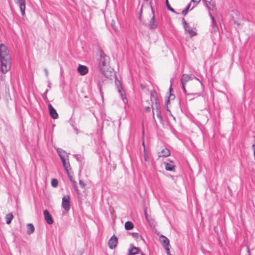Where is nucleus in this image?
<instances>
[{
  "mask_svg": "<svg viewBox=\"0 0 255 255\" xmlns=\"http://www.w3.org/2000/svg\"><path fill=\"white\" fill-rule=\"evenodd\" d=\"M0 71L4 74L7 73L11 68V56L6 46L1 43L0 44Z\"/></svg>",
  "mask_w": 255,
  "mask_h": 255,
  "instance_id": "f257e3e1",
  "label": "nucleus"
},
{
  "mask_svg": "<svg viewBox=\"0 0 255 255\" xmlns=\"http://www.w3.org/2000/svg\"><path fill=\"white\" fill-rule=\"evenodd\" d=\"M98 61L99 68L102 72H105L109 69L110 58L102 50L100 51V56Z\"/></svg>",
  "mask_w": 255,
  "mask_h": 255,
  "instance_id": "f03ea898",
  "label": "nucleus"
},
{
  "mask_svg": "<svg viewBox=\"0 0 255 255\" xmlns=\"http://www.w3.org/2000/svg\"><path fill=\"white\" fill-rule=\"evenodd\" d=\"M116 84L117 85L118 92L120 94L123 102L125 104L127 103L128 102V100L121 83H120V82H117L116 81Z\"/></svg>",
  "mask_w": 255,
  "mask_h": 255,
  "instance_id": "7ed1b4c3",
  "label": "nucleus"
},
{
  "mask_svg": "<svg viewBox=\"0 0 255 255\" xmlns=\"http://www.w3.org/2000/svg\"><path fill=\"white\" fill-rule=\"evenodd\" d=\"M70 197L69 195L65 196L62 198V206L66 211L70 210Z\"/></svg>",
  "mask_w": 255,
  "mask_h": 255,
  "instance_id": "20e7f679",
  "label": "nucleus"
},
{
  "mask_svg": "<svg viewBox=\"0 0 255 255\" xmlns=\"http://www.w3.org/2000/svg\"><path fill=\"white\" fill-rule=\"evenodd\" d=\"M118 243V238L115 236H112L108 241V246L110 249L116 248Z\"/></svg>",
  "mask_w": 255,
  "mask_h": 255,
  "instance_id": "39448f33",
  "label": "nucleus"
},
{
  "mask_svg": "<svg viewBox=\"0 0 255 255\" xmlns=\"http://www.w3.org/2000/svg\"><path fill=\"white\" fill-rule=\"evenodd\" d=\"M14 1L18 5L22 16H24L25 10V0H14Z\"/></svg>",
  "mask_w": 255,
  "mask_h": 255,
  "instance_id": "423d86ee",
  "label": "nucleus"
},
{
  "mask_svg": "<svg viewBox=\"0 0 255 255\" xmlns=\"http://www.w3.org/2000/svg\"><path fill=\"white\" fill-rule=\"evenodd\" d=\"M205 6L208 9L209 11H215L216 8L214 2L212 0H202Z\"/></svg>",
  "mask_w": 255,
  "mask_h": 255,
  "instance_id": "0eeeda50",
  "label": "nucleus"
},
{
  "mask_svg": "<svg viewBox=\"0 0 255 255\" xmlns=\"http://www.w3.org/2000/svg\"><path fill=\"white\" fill-rule=\"evenodd\" d=\"M142 145L144 147L143 154H144V160L145 161L144 162H143L142 164H143V165L145 167L147 168L149 164V156L148 154L147 151L145 149L144 141H143V142H142Z\"/></svg>",
  "mask_w": 255,
  "mask_h": 255,
  "instance_id": "6e6552de",
  "label": "nucleus"
},
{
  "mask_svg": "<svg viewBox=\"0 0 255 255\" xmlns=\"http://www.w3.org/2000/svg\"><path fill=\"white\" fill-rule=\"evenodd\" d=\"M48 108L51 117L54 119H57L58 118V115L56 110L53 108L51 104H49L48 105Z\"/></svg>",
  "mask_w": 255,
  "mask_h": 255,
  "instance_id": "1a4fd4ad",
  "label": "nucleus"
},
{
  "mask_svg": "<svg viewBox=\"0 0 255 255\" xmlns=\"http://www.w3.org/2000/svg\"><path fill=\"white\" fill-rule=\"evenodd\" d=\"M208 14L212 20V32L216 33L218 30V27L217 25L216 22L215 21L214 17L212 14L211 12L209 11Z\"/></svg>",
  "mask_w": 255,
  "mask_h": 255,
  "instance_id": "9d476101",
  "label": "nucleus"
},
{
  "mask_svg": "<svg viewBox=\"0 0 255 255\" xmlns=\"http://www.w3.org/2000/svg\"><path fill=\"white\" fill-rule=\"evenodd\" d=\"M43 215L45 221L49 225L53 223L52 218L47 210H45L43 211Z\"/></svg>",
  "mask_w": 255,
  "mask_h": 255,
  "instance_id": "9b49d317",
  "label": "nucleus"
},
{
  "mask_svg": "<svg viewBox=\"0 0 255 255\" xmlns=\"http://www.w3.org/2000/svg\"><path fill=\"white\" fill-rule=\"evenodd\" d=\"M77 71L81 75H85L88 72V68L85 65L79 64L77 68Z\"/></svg>",
  "mask_w": 255,
  "mask_h": 255,
  "instance_id": "f8f14e48",
  "label": "nucleus"
},
{
  "mask_svg": "<svg viewBox=\"0 0 255 255\" xmlns=\"http://www.w3.org/2000/svg\"><path fill=\"white\" fill-rule=\"evenodd\" d=\"M148 27L150 30H155L157 27V24L155 22V15H152L148 23Z\"/></svg>",
  "mask_w": 255,
  "mask_h": 255,
  "instance_id": "ddd939ff",
  "label": "nucleus"
},
{
  "mask_svg": "<svg viewBox=\"0 0 255 255\" xmlns=\"http://www.w3.org/2000/svg\"><path fill=\"white\" fill-rule=\"evenodd\" d=\"M170 151L167 148H163L160 152L158 153V156L159 158L162 157H166L170 156Z\"/></svg>",
  "mask_w": 255,
  "mask_h": 255,
  "instance_id": "4468645a",
  "label": "nucleus"
},
{
  "mask_svg": "<svg viewBox=\"0 0 255 255\" xmlns=\"http://www.w3.org/2000/svg\"><path fill=\"white\" fill-rule=\"evenodd\" d=\"M139 249L135 247L133 244H130L128 249V254L129 255H135L138 253Z\"/></svg>",
  "mask_w": 255,
  "mask_h": 255,
  "instance_id": "2eb2a0df",
  "label": "nucleus"
},
{
  "mask_svg": "<svg viewBox=\"0 0 255 255\" xmlns=\"http://www.w3.org/2000/svg\"><path fill=\"white\" fill-rule=\"evenodd\" d=\"M57 152L61 161L63 159H68V154L64 150H63L61 148H57Z\"/></svg>",
  "mask_w": 255,
  "mask_h": 255,
  "instance_id": "dca6fc26",
  "label": "nucleus"
},
{
  "mask_svg": "<svg viewBox=\"0 0 255 255\" xmlns=\"http://www.w3.org/2000/svg\"><path fill=\"white\" fill-rule=\"evenodd\" d=\"M191 80H192V77H191V76H190L188 74H183L181 76V84H186V83L189 81Z\"/></svg>",
  "mask_w": 255,
  "mask_h": 255,
  "instance_id": "f3484780",
  "label": "nucleus"
},
{
  "mask_svg": "<svg viewBox=\"0 0 255 255\" xmlns=\"http://www.w3.org/2000/svg\"><path fill=\"white\" fill-rule=\"evenodd\" d=\"M161 238L162 239L161 240V243L163 247L164 248L169 247V239L163 235L161 236Z\"/></svg>",
  "mask_w": 255,
  "mask_h": 255,
  "instance_id": "a211bd4d",
  "label": "nucleus"
},
{
  "mask_svg": "<svg viewBox=\"0 0 255 255\" xmlns=\"http://www.w3.org/2000/svg\"><path fill=\"white\" fill-rule=\"evenodd\" d=\"M63 165V167L66 172H69V170L70 169V165L69 161H67V159H62L61 161Z\"/></svg>",
  "mask_w": 255,
  "mask_h": 255,
  "instance_id": "6ab92c4d",
  "label": "nucleus"
},
{
  "mask_svg": "<svg viewBox=\"0 0 255 255\" xmlns=\"http://www.w3.org/2000/svg\"><path fill=\"white\" fill-rule=\"evenodd\" d=\"M164 164L165 165V168L167 171H175V166L173 164H171L170 163H167V162H164Z\"/></svg>",
  "mask_w": 255,
  "mask_h": 255,
  "instance_id": "aec40b11",
  "label": "nucleus"
},
{
  "mask_svg": "<svg viewBox=\"0 0 255 255\" xmlns=\"http://www.w3.org/2000/svg\"><path fill=\"white\" fill-rule=\"evenodd\" d=\"M27 233L28 234H31L34 231L35 228L32 224L29 223L27 225Z\"/></svg>",
  "mask_w": 255,
  "mask_h": 255,
  "instance_id": "412c9836",
  "label": "nucleus"
},
{
  "mask_svg": "<svg viewBox=\"0 0 255 255\" xmlns=\"http://www.w3.org/2000/svg\"><path fill=\"white\" fill-rule=\"evenodd\" d=\"M185 31L188 32L191 36H193L196 34V33L189 26H188L184 28Z\"/></svg>",
  "mask_w": 255,
  "mask_h": 255,
  "instance_id": "4be33fe9",
  "label": "nucleus"
},
{
  "mask_svg": "<svg viewBox=\"0 0 255 255\" xmlns=\"http://www.w3.org/2000/svg\"><path fill=\"white\" fill-rule=\"evenodd\" d=\"M155 105H156V116H157V117L159 119L161 120L162 119V116H161V111H160V106L159 105V104H158L157 102H156Z\"/></svg>",
  "mask_w": 255,
  "mask_h": 255,
  "instance_id": "5701e85b",
  "label": "nucleus"
},
{
  "mask_svg": "<svg viewBox=\"0 0 255 255\" xmlns=\"http://www.w3.org/2000/svg\"><path fill=\"white\" fill-rule=\"evenodd\" d=\"M125 229L127 230H130L133 228L134 226L133 223L130 221H127L125 225Z\"/></svg>",
  "mask_w": 255,
  "mask_h": 255,
  "instance_id": "b1692460",
  "label": "nucleus"
},
{
  "mask_svg": "<svg viewBox=\"0 0 255 255\" xmlns=\"http://www.w3.org/2000/svg\"><path fill=\"white\" fill-rule=\"evenodd\" d=\"M13 218V216L12 213H9L7 214L5 217L6 223L7 224H9L11 223Z\"/></svg>",
  "mask_w": 255,
  "mask_h": 255,
  "instance_id": "393cba45",
  "label": "nucleus"
},
{
  "mask_svg": "<svg viewBox=\"0 0 255 255\" xmlns=\"http://www.w3.org/2000/svg\"><path fill=\"white\" fill-rule=\"evenodd\" d=\"M132 236L133 238H134L137 241H139L142 238L141 236L137 233H132Z\"/></svg>",
  "mask_w": 255,
  "mask_h": 255,
  "instance_id": "a878e982",
  "label": "nucleus"
},
{
  "mask_svg": "<svg viewBox=\"0 0 255 255\" xmlns=\"http://www.w3.org/2000/svg\"><path fill=\"white\" fill-rule=\"evenodd\" d=\"M166 6H167V9L170 10V11L173 12V13H177L175 11V10L172 7H171V6L170 5L169 2H168V0H166Z\"/></svg>",
  "mask_w": 255,
  "mask_h": 255,
  "instance_id": "bb28decb",
  "label": "nucleus"
},
{
  "mask_svg": "<svg viewBox=\"0 0 255 255\" xmlns=\"http://www.w3.org/2000/svg\"><path fill=\"white\" fill-rule=\"evenodd\" d=\"M191 6V3H189L187 6L186 7H185V9H184L182 11V14H183L184 15H185L187 14V13H188V10L190 8Z\"/></svg>",
  "mask_w": 255,
  "mask_h": 255,
  "instance_id": "cd10ccee",
  "label": "nucleus"
},
{
  "mask_svg": "<svg viewBox=\"0 0 255 255\" xmlns=\"http://www.w3.org/2000/svg\"><path fill=\"white\" fill-rule=\"evenodd\" d=\"M51 183L53 187H56L58 186V182L57 179H53L51 180Z\"/></svg>",
  "mask_w": 255,
  "mask_h": 255,
  "instance_id": "c85d7f7f",
  "label": "nucleus"
},
{
  "mask_svg": "<svg viewBox=\"0 0 255 255\" xmlns=\"http://www.w3.org/2000/svg\"><path fill=\"white\" fill-rule=\"evenodd\" d=\"M72 186H73L74 190L75 191V192L77 194H79L80 191L78 188L76 182H74V183L72 184Z\"/></svg>",
  "mask_w": 255,
  "mask_h": 255,
  "instance_id": "c756f323",
  "label": "nucleus"
},
{
  "mask_svg": "<svg viewBox=\"0 0 255 255\" xmlns=\"http://www.w3.org/2000/svg\"><path fill=\"white\" fill-rule=\"evenodd\" d=\"M98 87L100 93V95L102 97V98L103 99V92H102V86H101V84L99 83L98 84Z\"/></svg>",
  "mask_w": 255,
  "mask_h": 255,
  "instance_id": "7c9ffc66",
  "label": "nucleus"
},
{
  "mask_svg": "<svg viewBox=\"0 0 255 255\" xmlns=\"http://www.w3.org/2000/svg\"><path fill=\"white\" fill-rule=\"evenodd\" d=\"M67 173V176L69 179V180H70V181L71 182V183L73 184L74 183V182H76L73 178V177L69 173V172H66Z\"/></svg>",
  "mask_w": 255,
  "mask_h": 255,
  "instance_id": "2f4dec72",
  "label": "nucleus"
},
{
  "mask_svg": "<svg viewBox=\"0 0 255 255\" xmlns=\"http://www.w3.org/2000/svg\"><path fill=\"white\" fill-rule=\"evenodd\" d=\"M48 92V89H47L42 95V97L44 100H46L47 99V94Z\"/></svg>",
  "mask_w": 255,
  "mask_h": 255,
  "instance_id": "473e14b6",
  "label": "nucleus"
},
{
  "mask_svg": "<svg viewBox=\"0 0 255 255\" xmlns=\"http://www.w3.org/2000/svg\"><path fill=\"white\" fill-rule=\"evenodd\" d=\"M79 184L82 188H85L86 185L84 183V182L82 180H79Z\"/></svg>",
  "mask_w": 255,
  "mask_h": 255,
  "instance_id": "72a5a7b5",
  "label": "nucleus"
},
{
  "mask_svg": "<svg viewBox=\"0 0 255 255\" xmlns=\"http://www.w3.org/2000/svg\"><path fill=\"white\" fill-rule=\"evenodd\" d=\"M182 24L183 25L184 28L185 27H186L187 26H189L188 24L186 22V21H185V20L184 18L182 19Z\"/></svg>",
  "mask_w": 255,
  "mask_h": 255,
  "instance_id": "f704fd0d",
  "label": "nucleus"
},
{
  "mask_svg": "<svg viewBox=\"0 0 255 255\" xmlns=\"http://www.w3.org/2000/svg\"><path fill=\"white\" fill-rule=\"evenodd\" d=\"M201 251L202 252V253L205 255H208V254H210V252L209 251H206L205 249H201Z\"/></svg>",
  "mask_w": 255,
  "mask_h": 255,
  "instance_id": "c9c22d12",
  "label": "nucleus"
},
{
  "mask_svg": "<svg viewBox=\"0 0 255 255\" xmlns=\"http://www.w3.org/2000/svg\"><path fill=\"white\" fill-rule=\"evenodd\" d=\"M74 157L75 158V159H76L77 161H80V158H81V157H80V155H79V154H75V155H74Z\"/></svg>",
  "mask_w": 255,
  "mask_h": 255,
  "instance_id": "e433bc0d",
  "label": "nucleus"
},
{
  "mask_svg": "<svg viewBox=\"0 0 255 255\" xmlns=\"http://www.w3.org/2000/svg\"><path fill=\"white\" fill-rule=\"evenodd\" d=\"M165 251H166V253L167 254V255H170V250H169V247H165L164 248Z\"/></svg>",
  "mask_w": 255,
  "mask_h": 255,
  "instance_id": "4c0bfd02",
  "label": "nucleus"
},
{
  "mask_svg": "<svg viewBox=\"0 0 255 255\" xmlns=\"http://www.w3.org/2000/svg\"><path fill=\"white\" fill-rule=\"evenodd\" d=\"M182 84V89H183V91L184 92V93H186V90L185 89L186 84Z\"/></svg>",
  "mask_w": 255,
  "mask_h": 255,
  "instance_id": "58836bf2",
  "label": "nucleus"
},
{
  "mask_svg": "<svg viewBox=\"0 0 255 255\" xmlns=\"http://www.w3.org/2000/svg\"><path fill=\"white\" fill-rule=\"evenodd\" d=\"M44 71L45 72L46 76L47 77H48L49 73H48V71L47 69L46 68H44Z\"/></svg>",
  "mask_w": 255,
  "mask_h": 255,
  "instance_id": "ea45409f",
  "label": "nucleus"
},
{
  "mask_svg": "<svg viewBox=\"0 0 255 255\" xmlns=\"http://www.w3.org/2000/svg\"><path fill=\"white\" fill-rule=\"evenodd\" d=\"M200 0H191V1L193 2V3H196V5L200 1Z\"/></svg>",
  "mask_w": 255,
  "mask_h": 255,
  "instance_id": "a19ab883",
  "label": "nucleus"
},
{
  "mask_svg": "<svg viewBox=\"0 0 255 255\" xmlns=\"http://www.w3.org/2000/svg\"><path fill=\"white\" fill-rule=\"evenodd\" d=\"M47 83H48V85H47L49 89H50V88H51V82H50V80H48L47 81Z\"/></svg>",
  "mask_w": 255,
  "mask_h": 255,
  "instance_id": "79ce46f5",
  "label": "nucleus"
},
{
  "mask_svg": "<svg viewBox=\"0 0 255 255\" xmlns=\"http://www.w3.org/2000/svg\"><path fill=\"white\" fill-rule=\"evenodd\" d=\"M196 79V80H198L199 82H200V83L201 84V85H203V83H202V82H201V81H200V80L198 78H197L196 77H195V76H193V77H192V79Z\"/></svg>",
  "mask_w": 255,
  "mask_h": 255,
  "instance_id": "37998d69",
  "label": "nucleus"
},
{
  "mask_svg": "<svg viewBox=\"0 0 255 255\" xmlns=\"http://www.w3.org/2000/svg\"><path fill=\"white\" fill-rule=\"evenodd\" d=\"M144 215H145L146 219L147 220H148V215H147V211L146 210H144Z\"/></svg>",
  "mask_w": 255,
  "mask_h": 255,
  "instance_id": "c03bdc74",
  "label": "nucleus"
},
{
  "mask_svg": "<svg viewBox=\"0 0 255 255\" xmlns=\"http://www.w3.org/2000/svg\"><path fill=\"white\" fill-rule=\"evenodd\" d=\"M145 110L146 112H148V111H149L150 110V108L149 107H146L145 108Z\"/></svg>",
  "mask_w": 255,
  "mask_h": 255,
  "instance_id": "a18cd8bd",
  "label": "nucleus"
},
{
  "mask_svg": "<svg viewBox=\"0 0 255 255\" xmlns=\"http://www.w3.org/2000/svg\"><path fill=\"white\" fill-rule=\"evenodd\" d=\"M172 90V81H171V85H170V87L169 88V92H170V93L171 92Z\"/></svg>",
  "mask_w": 255,
  "mask_h": 255,
  "instance_id": "49530a36",
  "label": "nucleus"
},
{
  "mask_svg": "<svg viewBox=\"0 0 255 255\" xmlns=\"http://www.w3.org/2000/svg\"><path fill=\"white\" fill-rule=\"evenodd\" d=\"M151 11H152V15H155L154 11V10H153V9L152 6L151 7Z\"/></svg>",
  "mask_w": 255,
  "mask_h": 255,
  "instance_id": "de8ad7c7",
  "label": "nucleus"
},
{
  "mask_svg": "<svg viewBox=\"0 0 255 255\" xmlns=\"http://www.w3.org/2000/svg\"><path fill=\"white\" fill-rule=\"evenodd\" d=\"M194 95H195L196 96H200V94L199 93H194L193 94Z\"/></svg>",
  "mask_w": 255,
  "mask_h": 255,
  "instance_id": "09e8293b",
  "label": "nucleus"
},
{
  "mask_svg": "<svg viewBox=\"0 0 255 255\" xmlns=\"http://www.w3.org/2000/svg\"><path fill=\"white\" fill-rule=\"evenodd\" d=\"M252 147L253 148V150H254L255 148V144H254L253 145H252Z\"/></svg>",
  "mask_w": 255,
  "mask_h": 255,
  "instance_id": "8fccbe9b",
  "label": "nucleus"
},
{
  "mask_svg": "<svg viewBox=\"0 0 255 255\" xmlns=\"http://www.w3.org/2000/svg\"><path fill=\"white\" fill-rule=\"evenodd\" d=\"M74 130L76 131V133H78V129H77V128H74Z\"/></svg>",
  "mask_w": 255,
  "mask_h": 255,
  "instance_id": "3c124183",
  "label": "nucleus"
},
{
  "mask_svg": "<svg viewBox=\"0 0 255 255\" xmlns=\"http://www.w3.org/2000/svg\"><path fill=\"white\" fill-rule=\"evenodd\" d=\"M254 156L255 157V148L254 151Z\"/></svg>",
  "mask_w": 255,
  "mask_h": 255,
  "instance_id": "603ef678",
  "label": "nucleus"
},
{
  "mask_svg": "<svg viewBox=\"0 0 255 255\" xmlns=\"http://www.w3.org/2000/svg\"><path fill=\"white\" fill-rule=\"evenodd\" d=\"M195 5L193 6V7L191 8V10L194 7H195Z\"/></svg>",
  "mask_w": 255,
  "mask_h": 255,
  "instance_id": "864d4df0",
  "label": "nucleus"
},
{
  "mask_svg": "<svg viewBox=\"0 0 255 255\" xmlns=\"http://www.w3.org/2000/svg\"><path fill=\"white\" fill-rule=\"evenodd\" d=\"M151 96H153V93H151Z\"/></svg>",
  "mask_w": 255,
  "mask_h": 255,
  "instance_id": "5fc2aeb1",
  "label": "nucleus"
},
{
  "mask_svg": "<svg viewBox=\"0 0 255 255\" xmlns=\"http://www.w3.org/2000/svg\"><path fill=\"white\" fill-rule=\"evenodd\" d=\"M141 255H144L143 253H142L141 254Z\"/></svg>",
  "mask_w": 255,
  "mask_h": 255,
  "instance_id": "6e6d98bb",
  "label": "nucleus"
},
{
  "mask_svg": "<svg viewBox=\"0 0 255 255\" xmlns=\"http://www.w3.org/2000/svg\"><path fill=\"white\" fill-rule=\"evenodd\" d=\"M248 253H249V254H250V251H249V249H248ZM249 255H250V254H249Z\"/></svg>",
  "mask_w": 255,
  "mask_h": 255,
  "instance_id": "4d7b16f0",
  "label": "nucleus"
}]
</instances>
